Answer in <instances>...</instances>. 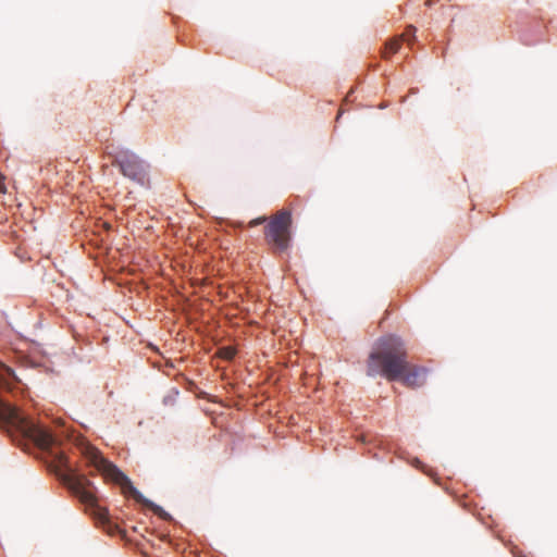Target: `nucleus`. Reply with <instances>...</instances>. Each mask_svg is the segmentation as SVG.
Listing matches in <instances>:
<instances>
[{"label": "nucleus", "mask_w": 557, "mask_h": 557, "mask_svg": "<svg viewBox=\"0 0 557 557\" xmlns=\"http://www.w3.org/2000/svg\"><path fill=\"white\" fill-rule=\"evenodd\" d=\"M2 376L5 380L7 384L13 386L14 384H20L21 386H25L22 382L21 377L16 374L13 368L4 366Z\"/></svg>", "instance_id": "nucleus-6"}, {"label": "nucleus", "mask_w": 557, "mask_h": 557, "mask_svg": "<svg viewBox=\"0 0 557 557\" xmlns=\"http://www.w3.org/2000/svg\"><path fill=\"white\" fill-rule=\"evenodd\" d=\"M408 463H410L412 467L420 469L423 473L431 475L432 469L428 467L426 465L422 463L417 457H407Z\"/></svg>", "instance_id": "nucleus-7"}, {"label": "nucleus", "mask_w": 557, "mask_h": 557, "mask_svg": "<svg viewBox=\"0 0 557 557\" xmlns=\"http://www.w3.org/2000/svg\"><path fill=\"white\" fill-rule=\"evenodd\" d=\"M290 219V212H285L283 215L268 222L264 227V237L268 244L278 252L286 251L290 246V235L288 233Z\"/></svg>", "instance_id": "nucleus-5"}, {"label": "nucleus", "mask_w": 557, "mask_h": 557, "mask_svg": "<svg viewBox=\"0 0 557 557\" xmlns=\"http://www.w3.org/2000/svg\"><path fill=\"white\" fill-rule=\"evenodd\" d=\"M342 114H343V112H339V113L337 114L336 120L341 119Z\"/></svg>", "instance_id": "nucleus-11"}, {"label": "nucleus", "mask_w": 557, "mask_h": 557, "mask_svg": "<svg viewBox=\"0 0 557 557\" xmlns=\"http://www.w3.org/2000/svg\"><path fill=\"white\" fill-rule=\"evenodd\" d=\"M34 437L39 448L50 458L55 474L83 496L91 498L97 491L87 474H108L121 484L127 496L149 507L161 520L178 524L170 512L147 498L116 465L86 438L39 425L35 426Z\"/></svg>", "instance_id": "nucleus-1"}, {"label": "nucleus", "mask_w": 557, "mask_h": 557, "mask_svg": "<svg viewBox=\"0 0 557 557\" xmlns=\"http://www.w3.org/2000/svg\"><path fill=\"white\" fill-rule=\"evenodd\" d=\"M267 221H268L267 215H260V216H257V218L252 219L250 221V225L251 226H258V225L267 223Z\"/></svg>", "instance_id": "nucleus-8"}, {"label": "nucleus", "mask_w": 557, "mask_h": 557, "mask_svg": "<svg viewBox=\"0 0 557 557\" xmlns=\"http://www.w3.org/2000/svg\"><path fill=\"white\" fill-rule=\"evenodd\" d=\"M400 48V44L397 41H394L391 44V52L396 53Z\"/></svg>", "instance_id": "nucleus-9"}, {"label": "nucleus", "mask_w": 557, "mask_h": 557, "mask_svg": "<svg viewBox=\"0 0 557 557\" xmlns=\"http://www.w3.org/2000/svg\"><path fill=\"white\" fill-rule=\"evenodd\" d=\"M170 537V534H164L162 539Z\"/></svg>", "instance_id": "nucleus-12"}, {"label": "nucleus", "mask_w": 557, "mask_h": 557, "mask_svg": "<svg viewBox=\"0 0 557 557\" xmlns=\"http://www.w3.org/2000/svg\"><path fill=\"white\" fill-rule=\"evenodd\" d=\"M428 373V368L409 362L404 341L395 334L377 338L368 356L367 374L371 377L380 375L414 388L424 384Z\"/></svg>", "instance_id": "nucleus-2"}, {"label": "nucleus", "mask_w": 557, "mask_h": 557, "mask_svg": "<svg viewBox=\"0 0 557 557\" xmlns=\"http://www.w3.org/2000/svg\"><path fill=\"white\" fill-rule=\"evenodd\" d=\"M172 400H173V399H172V396H170V395H169V396H165V397L163 398V401H164V404H166V405H168V404H170Z\"/></svg>", "instance_id": "nucleus-10"}, {"label": "nucleus", "mask_w": 557, "mask_h": 557, "mask_svg": "<svg viewBox=\"0 0 557 557\" xmlns=\"http://www.w3.org/2000/svg\"><path fill=\"white\" fill-rule=\"evenodd\" d=\"M109 158L122 175L141 187H149V164L128 149H116L108 152Z\"/></svg>", "instance_id": "nucleus-3"}, {"label": "nucleus", "mask_w": 557, "mask_h": 557, "mask_svg": "<svg viewBox=\"0 0 557 557\" xmlns=\"http://www.w3.org/2000/svg\"><path fill=\"white\" fill-rule=\"evenodd\" d=\"M516 25L519 38L523 45L534 46L544 41L546 24L541 15L536 13H521Z\"/></svg>", "instance_id": "nucleus-4"}]
</instances>
